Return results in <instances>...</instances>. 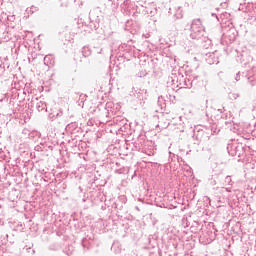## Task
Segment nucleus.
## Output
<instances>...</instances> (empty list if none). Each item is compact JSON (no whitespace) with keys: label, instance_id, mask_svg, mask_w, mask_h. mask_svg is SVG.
<instances>
[{"label":"nucleus","instance_id":"1","mask_svg":"<svg viewBox=\"0 0 256 256\" xmlns=\"http://www.w3.org/2000/svg\"><path fill=\"white\" fill-rule=\"evenodd\" d=\"M201 27V20L200 19H196L192 22V26H191V29L192 31H195V29H197Z\"/></svg>","mask_w":256,"mask_h":256},{"label":"nucleus","instance_id":"2","mask_svg":"<svg viewBox=\"0 0 256 256\" xmlns=\"http://www.w3.org/2000/svg\"><path fill=\"white\" fill-rule=\"evenodd\" d=\"M80 97L86 98V97H87V95H81Z\"/></svg>","mask_w":256,"mask_h":256}]
</instances>
